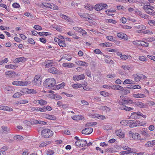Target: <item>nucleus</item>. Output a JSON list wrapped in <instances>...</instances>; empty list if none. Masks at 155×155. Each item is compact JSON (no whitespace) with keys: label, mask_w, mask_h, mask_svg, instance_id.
Returning a JSON list of instances; mask_svg holds the SVG:
<instances>
[{"label":"nucleus","mask_w":155,"mask_h":155,"mask_svg":"<svg viewBox=\"0 0 155 155\" xmlns=\"http://www.w3.org/2000/svg\"><path fill=\"white\" fill-rule=\"evenodd\" d=\"M155 145L153 141H149L145 144V146L147 147H151Z\"/></svg>","instance_id":"aec40b11"},{"label":"nucleus","mask_w":155,"mask_h":155,"mask_svg":"<svg viewBox=\"0 0 155 155\" xmlns=\"http://www.w3.org/2000/svg\"><path fill=\"white\" fill-rule=\"evenodd\" d=\"M65 83L64 82H63L62 83L56 86V88L57 89H59L63 87Z\"/></svg>","instance_id":"a19ab883"},{"label":"nucleus","mask_w":155,"mask_h":155,"mask_svg":"<svg viewBox=\"0 0 155 155\" xmlns=\"http://www.w3.org/2000/svg\"><path fill=\"white\" fill-rule=\"evenodd\" d=\"M133 138L136 140H143V138H141V136L140 134L137 133H133L132 135Z\"/></svg>","instance_id":"9d476101"},{"label":"nucleus","mask_w":155,"mask_h":155,"mask_svg":"<svg viewBox=\"0 0 155 155\" xmlns=\"http://www.w3.org/2000/svg\"><path fill=\"white\" fill-rule=\"evenodd\" d=\"M121 68L125 70H128L130 68L128 66L126 65H123L121 66Z\"/></svg>","instance_id":"680f3d73"},{"label":"nucleus","mask_w":155,"mask_h":155,"mask_svg":"<svg viewBox=\"0 0 155 155\" xmlns=\"http://www.w3.org/2000/svg\"><path fill=\"white\" fill-rule=\"evenodd\" d=\"M104 110H106V112H109L110 110V108L106 106H103L102 107V108Z\"/></svg>","instance_id":"13d9d810"},{"label":"nucleus","mask_w":155,"mask_h":155,"mask_svg":"<svg viewBox=\"0 0 155 155\" xmlns=\"http://www.w3.org/2000/svg\"><path fill=\"white\" fill-rule=\"evenodd\" d=\"M31 83V82L30 81H17L13 82L12 84L14 85L24 86L30 84Z\"/></svg>","instance_id":"39448f33"},{"label":"nucleus","mask_w":155,"mask_h":155,"mask_svg":"<svg viewBox=\"0 0 155 155\" xmlns=\"http://www.w3.org/2000/svg\"><path fill=\"white\" fill-rule=\"evenodd\" d=\"M41 78L40 76L36 75L34 79L32 82L34 85L39 86L41 84Z\"/></svg>","instance_id":"423d86ee"},{"label":"nucleus","mask_w":155,"mask_h":155,"mask_svg":"<svg viewBox=\"0 0 155 155\" xmlns=\"http://www.w3.org/2000/svg\"><path fill=\"white\" fill-rule=\"evenodd\" d=\"M95 116L98 118L100 119L101 120H104L105 118L104 116L103 115H100L98 114H96L95 115Z\"/></svg>","instance_id":"a18cd8bd"},{"label":"nucleus","mask_w":155,"mask_h":155,"mask_svg":"<svg viewBox=\"0 0 155 155\" xmlns=\"http://www.w3.org/2000/svg\"><path fill=\"white\" fill-rule=\"evenodd\" d=\"M40 102L39 104L41 106L46 105L47 104V102L46 101L42 99L40 100Z\"/></svg>","instance_id":"09e8293b"},{"label":"nucleus","mask_w":155,"mask_h":155,"mask_svg":"<svg viewBox=\"0 0 155 155\" xmlns=\"http://www.w3.org/2000/svg\"><path fill=\"white\" fill-rule=\"evenodd\" d=\"M134 82V81L130 79H126L123 82L124 84H133V83Z\"/></svg>","instance_id":"72a5a7b5"},{"label":"nucleus","mask_w":155,"mask_h":155,"mask_svg":"<svg viewBox=\"0 0 155 155\" xmlns=\"http://www.w3.org/2000/svg\"><path fill=\"white\" fill-rule=\"evenodd\" d=\"M51 142L50 141H46L44 142L41 143L39 145L40 147H42L45 146L46 145H48L50 144Z\"/></svg>","instance_id":"e433bc0d"},{"label":"nucleus","mask_w":155,"mask_h":155,"mask_svg":"<svg viewBox=\"0 0 155 155\" xmlns=\"http://www.w3.org/2000/svg\"><path fill=\"white\" fill-rule=\"evenodd\" d=\"M13 7L15 8H18L20 7V5L17 3H14L12 4Z\"/></svg>","instance_id":"338daca9"},{"label":"nucleus","mask_w":155,"mask_h":155,"mask_svg":"<svg viewBox=\"0 0 155 155\" xmlns=\"http://www.w3.org/2000/svg\"><path fill=\"white\" fill-rule=\"evenodd\" d=\"M134 149H131L127 146L126 151H127V153H128V154H129L133 152L134 151Z\"/></svg>","instance_id":"4c0bfd02"},{"label":"nucleus","mask_w":155,"mask_h":155,"mask_svg":"<svg viewBox=\"0 0 155 155\" xmlns=\"http://www.w3.org/2000/svg\"><path fill=\"white\" fill-rule=\"evenodd\" d=\"M60 16L63 19H64L68 21H70V18L69 17L65 15H63L62 14H60Z\"/></svg>","instance_id":"2f4dec72"},{"label":"nucleus","mask_w":155,"mask_h":155,"mask_svg":"<svg viewBox=\"0 0 155 155\" xmlns=\"http://www.w3.org/2000/svg\"><path fill=\"white\" fill-rule=\"evenodd\" d=\"M83 142H86L85 141H84V140H79V141H76L75 142V144L77 146L81 147L82 146L81 143H82Z\"/></svg>","instance_id":"393cba45"},{"label":"nucleus","mask_w":155,"mask_h":155,"mask_svg":"<svg viewBox=\"0 0 155 155\" xmlns=\"http://www.w3.org/2000/svg\"><path fill=\"white\" fill-rule=\"evenodd\" d=\"M108 51L110 52H117V51H118V50L117 49H113L109 48L108 50Z\"/></svg>","instance_id":"052dcab7"},{"label":"nucleus","mask_w":155,"mask_h":155,"mask_svg":"<svg viewBox=\"0 0 155 155\" xmlns=\"http://www.w3.org/2000/svg\"><path fill=\"white\" fill-rule=\"evenodd\" d=\"M112 89L114 90H117L120 91L124 90V88L120 85H112Z\"/></svg>","instance_id":"a211bd4d"},{"label":"nucleus","mask_w":155,"mask_h":155,"mask_svg":"<svg viewBox=\"0 0 155 155\" xmlns=\"http://www.w3.org/2000/svg\"><path fill=\"white\" fill-rule=\"evenodd\" d=\"M132 153L133 154H131V155H143L144 153V152H143L136 153L135 152V149H134V152Z\"/></svg>","instance_id":"603ef678"},{"label":"nucleus","mask_w":155,"mask_h":155,"mask_svg":"<svg viewBox=\"0 0 155 155\" xmlns=\"http://www.w3.org/2000/svg\"><path fill=\"white\" fill-rule=\"evenodd\" d=\"M64 42L65 41H62L61 40L60 42L58 43V45L60 47H65L66 46V45Z\"/></svg>","instance_id":"79ce46f5"},{"label":"nucleus","mask_w":155,"mask_h":155,"mask_svg":"<svg viewBox=\"0 0 155 155\" xmlns=\"http://www.w3.org/2000/svg\"><path fill=\"white\" fill-rule=\"evenodd\" d=\"M115 133L118 136L120 137L124 138V134L122 132L121 129L116 130Z\"/></svg>","instance_id":"ddd939ff"},{"label":"nucleus","mask_w":155,"mask_h":155,"mask_svg":"<svg viewBox=\"0 0 155 155\" xmlns=\"http://www.w3.org/2000/svg\"><path fill=\"white\" fill-rule=\"evenodd\" d=\"M38 34L40 36L44 35L47 36L50 35L51 34L50 33L46 32H39L38 33Z\"/></svg>","instance_id":"37998d69"},{"label":"nucleus","mask_w":155,"mask_h":155,"mask_svg":"<svg viewBox=\"0 0 155 155\" xmlns=\"http://www.w3.org/2000/svg\"><path fill=\"white\" fill-rule=\"evenodd\" d=\"M120 97L122 101L119 102V104L120 105V109L126 111H130L134 109L133 107H127L125 105V104H129L134 103L132 100L126 99L124 96H121Z\"/></svg>","instance_id":"f257e3e1"},{"label":"nucleus","mask_w":155,"mask_h":155,"mask_svg":"<svg viewBox=\"0 0 155 155\" xmlns=\"http://www.w3.org/2000/svg\"><path fill=\"white\" fill-rule=\"evenodd\" d=\"M140 45L145 47H147L148 46V43L142 41H141Z\"/></svg>","instance_id":"8fccbe9b"},{"label":"nucleus","mask_w":155,"mask_h":155,"mask_svg":"<svg viewBox=\"0 0 155 155\" xmlns=\"http://www.w3.org/2000/svg\"><path fill=\"white\" fill-rule=\"evenodd\" d=\"M150 7L148 10H147L146 12L150 15H155V12Z\"/></svg>","instance_id":"5701e85b"},{"label":"nucleus","mask_w":155,"mask_h":155,"mask_svg":"<svg viewBox=\"0 0 155 155\" xmlns=\"http://www.w3.org/2000/svg\"><path fill=\"white\" fill-rule=\"evenodd\" d=\"M146 124L145 122H141L139 120H137L135 122L133 123L132 124L130 125V127H134L137 126H143Z\"/></svg>","instance_id":"6e6552de"},{"label":"nucleus","mask_w":155,"mask_h":155,"mask_svg":"<svg viewBox=\"0 0 155 155\" xmlns=\"http://www.w3.org/2000/svg\"><path fill=\"white\" fill-rule=\"evenodd\" d=\"M49 72L54 74H58L59 71L55 67L50 68L48 70Z\"/></svg>","instance_id":"9b49d317"},{"label":"nucleus","mask_w":155,"mask_h":155,"mask_svg":"<svg viewBox=\"0 0 155 155\" xmlns=\"http://www.w3.org/2000/svg\"><path fill=\"white\" fill-rule=\"evenodd\" d=\"M148 23L150 26H153L155 25V21L153 20H149Z\"/></svg>","instance_id":"774afa93"},{"label":"nucleus","mask_w":155,"mask_h":155,"mask_svg":"<svg viewBox=\"0 0 155 155\" xmlns=\"http://www.w3.org/2000/svg\"><path fill=\"white\" fill-rule=\"evenodd\" d=\"M111 127L110 125L109 124L106 125L104 126L103 127L104 129L106 130H110L111 129Z\"/></svg>","instance_id":"49530a36"},{"label":"nucleus","mask_w":155,"mask_h":155,"mask_svg":"<svg viewBox=\"0 0 155 155\" xmlns=\"http://www.w3.org/2000/svg\"><path fill=\"white\" fill-rule=\"evenodd\" d=\"M14 139L16 140L20 141L23 139V137L20 135H17L14 136Z\"/></svg>","instance_id":"c756f323"},{"label":"nucleus","mask_w":155,"mask_h":155,"mask_svg":"<svg viewBox=\"0 0 155 155\" xmlns=\"http://www.w3.org/2000/svg\"><path fill=\"white\" fill-rule=\"evenodd\" d=\"M150 7H152V8H153V7L150 6V5H145L143 7V8L146 12L147 10H148Z\"/></svg>","instance_id":"864d4df0"},{"label":"nucleus","mask_w":155,"mask_h":155,"mask_svg":"<svg viewBox=\"0 0 155 155\" xmlns=\"http://www.w3.org/2000/svg\"><path fill=\"white\" fill-rule=\"evenodd\" d=\"M135 105L142 108H145L147 107V105L140 102H137L135 103Z\"/></svg>","instance_id":"4468645a"},{"label":"nucleus","mask_w":155,"mask_h":155,"mask_svg":"<svg viewBox=\"0 0 155 155\" xmlns=\"http://www.w3.org/2000/svg\"><path fill=\"white\" fill-rule=\"evenodd\" d=\"M140 17L142 18H144L145 19H149V16L143 13H142Z\"/></svg>","instance_id":"69168bd1"},{"label":"nucleus","mask_w":155,"mask_h":155,"mask_svg":"<svg viewBox=\"0 0 155 155\" xmlns=\"http://www.w3.org/2000/svg\"><path fill=\"white\" fill-rule=\"evenodd\" d=\"M75 63L78 65H81L85 67H87L88 66V63L81 61H76Z\"/></svg>","instance_id":"dca6fc26"},{"label":"nucleus","mask_w":155,"mask_h":155,"mask_svg":"<svg viewBox=\"0 0 155 155\" xmlns=\"http://www.w3.org/2000/svg\"><path fill=\"white\" fill-rule=\"evenodd\" d=\"M55 80L54 78H49L46 79L44 82V86L49 88H51L55 86Z\"/></svg>","instance_id":"7ed1b4c3"},{"label":"nucleus","mask_w":155,"mask_h":155,"mask_svg":"<svg viewBox=\"0 0 155 155\" xmlns=\"http://www.w3.org/2000/svg\"><path fill=\"white\" fill-rule=\"evenodd\" d=\"M24 92L20 91V92H16L13 95V97L14 98H16L19 97L21 95H23L25 93L33 94H35L37 93L36 91L33 89L26 88L24 90Z\"/></svg>","instance_id":"f03ea898"},{"label":"nucleus","mask_w":155,"mask_h":155,"mask_svg":"<svg viewBox=\"0 0 155 155\" xmlns=\"http://www.w3.org/2000/svg\"><path fill=\"white\" fill-rule=\"evenodd\" d=\"M117 36L118 37L124 39H127V36L122 32L117 33Z\"/></svg>","instance_id":"f3484780"},{"label":"nucleus","mask_w":155,"mask_h":155,"mask_svg":"<svg viewBox=\"0 0 155 155\" xmlns=\"http://www.w3.org/2000/svg\"><path fill=\"white\" fill-rule=\"evenodd\" d=\"M135 114H136L137 116H141V115H142V114L140 112H137L132 113L131 114V117H134V115Z\"/></svg>","instance_id":"3c124183"},{"label":"nucleus","mask_w":155,"mask_h":155,"mask_svg":"<svg viewBox=\"0 0 155 155\" xmlns=\"http://www.w3.org/2000/svg\"><path fill=\"white\" fill-rule=\"evenodd\" d=\"M53 132L50 129H45L41 131V135L44 137L48 138L53 135Z\"/></svg>","instance_id":"20e7f679"},{"label":"nucleus","mask_w":155,"mask_h":155,"mask_svg":"<svg viewBox=\"0 0 155 155\" xmlns=\"http://www.w3.org/2000/svg\"><path fill=\"white\" fill-rule=\"evenodd\" d=\"M15 74V72L13 71H6L5 73V74L8 75H12L13 74Z\"/></svg>","instance_id":"6e6d98bb"},{"label":"nucleus","mask_w":155,"mask_h":155,"mask_svg":"<svg viewBox=\"0 0 155 155\" xmlns=\"http://www.w3.org/2000/svg\"><path fill=\"white\" fill-rule=\"evenodd\" d=\"M73 29L76 31L81 33L82 31V29L81 28L74 27H73Z\"/></svg>","instance_id":"de8ad7c7"},{"label":"nucleus","mask_w":155,"mask_h":155,"mask_svg":"<svg viewBox=\"0 0 155 155\" xmlns=\"http://www.w3.org/2000/svg\"><path fill=\"white\" fill-rule=\"evenodd\" d=\"M42 4L43 6L46 8H50L51 9H54L56 8H54V5L53 4H49L47 3H43Z\"/></svg>","instance_id":"2eb2a0df"},{"label":"nucleus","mask_w":155,"mask_h":155,"mask_svg":"<svg viewBox=\"0 0 155 155\" xmlns=\"http://www.w3.org/2000/svg\"><path fill=\"white\" fill-rule=\"evenodd\" d=\"M116 77V75L115 74H108L107 76V77L108 78H113Z\"/></svg>","instance_id":"0e129e2a"},{"label":"nucleus","mask_w":155,"mask_h":155,"mask_svg":"<svg viewBox=\"0 0 155 155\" xmlns=\"http://www.w3.org/2000/svg\"><path fill=\"white\" fill-rule=\"evenodd\" d=\"M3 110H5L6 111H11L13 110L12 108H11L10 107H9L8 106H4L3 108Z\"/></svg>","instance_id":"c9c22d12"},{"label":"nucleus","mask_w":155,"mask_h":155,"mask_svg":"<svg viewBox=\"0 0 155 155\" xmlns=\"http://www.w3.org/2000/svg\"><path fill=\"white\" fill-rule=\"evenodd\" d=\"M133 96L134 97L137 98H143L145 97V95L142 94H134Z\"/></svg>","instance_id":"b1692460"},{"label":"nucleus","mask_w":155,"mask_h":155,"mask_svg":"<svg viewBox=\"0 0 155 155\" xmlns=\"http://www.w3.org/2000/svg\"><path fill=\"white\" fill-rule=\"evenodd\" d=\"M63 67L68 68H72L74 67V64L72 63H65L63 64Z\"/></svg>","instance_id":"412c9836"},{"label":"nucleus","mask_w":155,"mask_h":155,"mask_svg":"<svg viewBox=\"0 0 155 155\" xmlns=\"http://www.w3.org/2000/svg\"><path fill=\"white\" fill-rule=\"evenodd\" d=\"M1 128L3 130V132L5 133H7L10 130L9 128L5 126H2Z\"/></svg>","instance_id":"bb28decb"},{"label":"nucleus","mask_w":155,"mask_h":155,"mask_svg":"<svg viewBox=\"0 0 155 155\" xmlns=\"http://www.w3.org/2000/svg\"><path fill=\"white\" fill-rule=\"evenodd\" d=\"M140 133L141 134L146 138H148L150 137V135L144 130L141 131Z\"/></svg>","instance_id":"7c9ffc66"},{"label":"nucleus","mask_w":155,"mask_h":155,"mask_svg":"<svg viewBox=\"0 0 155 155\" xmlns=\"http://www.w3.org/2000/svg\"><path fill=\"white\" fill-rule=\"evenodd\" d=\"M84 7L89 10L91 11L93 9V7L89 4H86L84 5Z\"/></svg>","instance_id":"473e14b6"},{"label":"nucleus","mask_w":155,"mask_h":155,"mask_svg":"<svg viewBox=\"0 0 155 155\" xmlns=\"http://www.w3.org/2000/svg\"><path fill=\"white\" fill-rule=\"evenodd\" d=\"M72 87L74 88H80L82 87V84H74L72 85Z\"/></svg>","instance_id":"ea45409f"},{"label":"nucleus","mask_w":155,"mask_h":155,"mask_svg":"<svg viewBox=\"0 0 155 155\" xmlns=\"http://www.w3.org/2000/svg\"><path fill=\"white\" fill-rule=\"evenodd\" d=\"M93 131V129L91 127L87 128L84 129L82 131L83 134L88 135L91 133Z\"/></svg>","instance_id":"1a4fd4ad"},{"label":"nucleus","mask_w":155,"mask_h":155,"mask_svg":"<svg viewBox=\"0 0 155 155\" xmlns=\"http://www.w3.org/2000/svg\"><path fill=\"white\" fill-rule=\"evenodd\" d=\"M46 63L47 64L45 65V68H48L53 66L54 63L52 60L48 61Z\"/></svg>","instance_id":"6ab92c4d"},{"label":"nucleus","mask_w":155,"mask_h":155,"mask_svg":"<svg viewBox=\"0 0 155 155\" xmlns=\"http://www.w3.org/2000/svg\"><path fill=\"white\" fill-rule=\"evenodd\" d=\"M141 42V41H134L132 42V43L134 45H140V43Z\"/></svg>","instance_id":"bf43d9fd"},{"label":"nucleus","mask_w":155,"mask_h":155,"mask_svg":"<svg viewBox=\"0 0 155 155\" xmlns=\"http://www.w3.org/2000/svg\"><path fill=\"white\" fill-rule=\"evenodd\" d=\"M83 117L81 116H74L71 117V118L74 120H78L83 119Z\"/></svg>","instance_id":"a878e982"},{"label":"nucleus","mask_w":155,"mask_h":155,"mask_svg":"<svg viewBox=\"0 0 155 155\" xmlns=\"http://www.w3.org/2000/svg\"><path fill=\"white\" fill-rule=\"evenodd\" d=\"M26 60V59L24 57H21L20 58H16L15 60V61L16 62H24Z\"/></svg>","instance_id":"4be33fe9"},{"label":"nucleus","mask_w":155,"mask_h":155,"mask_svg":"<svg viewBox=\"0 0 155 155\" xmlns=\"http://www.w3.org/2000/svg\"><path fill=\"white\" fill-rule=\"evenodd\" d=\"M85 76L84 74H82L79 75L74 76L73 78L74 81H79L81 80H83L84 79Z\"/></svg>","instance_id":"f8f14e48"},{"label":"nucleus","mask_w":155,"mask_h":155,"mask_svg":"<svg viewBox=\"0 0 155 155\" xmlns=\"http://www.w3.org/2000/svg\"><path fill=\"white\" fill-rule=\"evenodd\" d=\"M33 28L37 30H41L42 29L41 27L38 25H35L34 26Z\"/></svg>","instance_id":"e2e57ef3"},{"label":"nucleus","mask_w":155,"mask_h":155,"mask_svg":"<svg viewBox=\"0 0 155 155\" xmlns=\"http://www.w3.org/2000/svg\"><path fill=\"white\" fill-rule=\"evenodd\" d=\"M101 7L100 3L95 5L94 7V8L97 11H99L102 9V8Z\"/></svg>","instance_id":"cd10ccee"},{"label":"nucleus","mask_w":155,"mask_h":155,"mask_svg":"<svg viewBox=\"0 0 155 155\" xmlns=\"http://www.w3.org/2000/svg\"><path fill=\"white\" fill-rule=\"evenodd\" d=\"M94 52L96 54H102L103 53L98 49H96L94 51Z\"/></svg>","instance_id":"4d7b16f0"},{"label":"nucleus","mask_w":155,"mask_h":155,"mask_svg":"<svg viewBox=\"0 0 155 155\" xmlns=\"http://www.w3.org/2000/svg\"><path fill=\"white\" fill-rule=\"evenodd\" d=\"M134 78V81L136 82H138L141 79H143L147 78L146 77L141 74H136L133 75Z\"/></svg>","instance_id":"0eeeda50"},{"label":"nucleus","mask_w":155,"mask_h":155,"mask_svg":"<svg viewBox=\"0 0 155 155\" xmlns=\"http://www.w3.org/2000/svg\"><path fill=\"white\" fill-rule=\"evenodd\" d=\"M17 67L15 65L9 64L5 66V68H11L14 69Z\"/></svg>","instance_id":"c85d7f7f"},{"label":"nucleus","mask_w":155,"mask_h":155,"mask_svg":"<svg viewBox=\"0 0 155 155\" xmlns=\"http://www.w3.org/2000/svg\"><path fill=\"white\" fill-rule=\"evenodd\" d=\"M100 46L106 47H110L111 46V44L109 43L106 42L104 43H101L100 44Z\"/></svg>","instance_id":"f704fd0d"},{"label":"nucleus","mask_w":155,"mask_h":155,"mask_svg":"<svg viewBox=\"0 0 155 155\" xmlns=\"http://www.w3.org/2000/svg\"><path fill=\"white\" fill-rule=\"evenodd\" d=\"M28 41L29 43L31 44L32 45H34L35 44V42L34 40L31 38H28Z\"/></svg>","instance_id":"5fc2aeb1"},{"label":"nucleus","mask_w":155,"mask_h":155,"mask_svg":"<svg viewBox=\"0 0 155 155\" xmlns=\"http://www.w3.org/2000/svg\"><path fill=\"white\" fill-rule=\"evenodd\" d=\"M136 27L137 28L140 30H144L146 28L145 26L143 25H142L136 26Z\"/></svg>","instance_id":"c03bdc74"},{"label":"nucleus","mask_w":155,"mask_h":155,"mask_svg":"<svg viewBox=\"0 0 155 155\" xmlns=\"http://www.w3.org/2000/svg\"><path fill=\"white\" fill-rule=\"evenodd\" d=\"M130 123V122H129V121L127 120H123L120 121V123L122 125H127V124Z\"/></svg>","instance_id":"58836bf2"}]
</instances>
